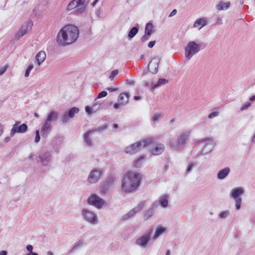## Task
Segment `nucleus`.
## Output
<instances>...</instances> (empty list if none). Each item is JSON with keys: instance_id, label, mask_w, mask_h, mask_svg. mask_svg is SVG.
<instances>
[{"instance_id": "obj_1", "label": "nucleus", "mask_w": 255, "mask_h": 255, "mask_svg": "<svg viewBox=\"0 0 255 255\" xmlns=\"http://www.w3.org/2000/svg\"><path fill=\"white\" fill-rule=\"evenodd\" d=\"M78 28L69 24L62 28L57 36V43L59 46H65L75 42L79 36Z\"/></svg>"}, {"instance_id": "obj_2", "label": "nucleus", "mask_w": 255, "mask_h": 255, "mask_svg": "<svg viewBox=\"0 0 255 255\" xmlns=\"http://www.w3.org/2000/svg\"><path fill=\"white\" fill-rule=\"evenodd\" d=\"M141 180L140 173L132 171L127 172L122 180V191L126 193L136 191L140 184Z\"/></svg>"}, {"instance_id": "obj_3", "label": "nucleus", "mask_w": 255, "mask_h": 255, "mask_svg": "<svg viewBox=\"0 0 255 255\" xmlns=\"http://www.w3.org/2000/svg\"><path fill=\"white\" fill-rule=\"evenodd\" d=\"M189 136L188 132H184L181 133L177 138L176 140L169 139L168 142L170 147L176 151L182 150L186 144V140Z\"/></svg>"}, {"instance_id": "obj_4", "label": "nucleus", "mask_w": 255, "mask_h": 255, "mask_svg": "<svg viewBox=\"0 0 255 255\" xmlns=\"http://www.w3.org/2000/svg\"><path fill=\"white\" fill-rule=\"evenodd\" d=\"M153 141V139L150 137H148L142 141H138L134 143L131 144L129 146L126 147L125 151L126 153L129 154H133L137 151H138L141 147H145Z\"/></svg>"}, {"instance_id": "obj_5", "label": "nucleus", "mask_w": 255, "mask_h": 255, "mask_svg": "<svg viewBox=\"0 0 255 255\" xmlns=\"http://www.w3.org/2000/svg\"><path fill=\"white\" fill-rule=\"evenodd\" d=\"M200 45L196 42L192 41L188 42L185 47V57L187 59L190 60L193 55L200 51Z\"/></svg>"}, {"instance_id": "obj_6", "label": "nucleus", "mask_w": 255, "mask_h": 255, "mask_svg": "<svg viewBox=\"0 0 255 255\" xmlns=\"http://www.w3.org/2000/svg\"><path fill=\"white\" fill-rule=\"evenodd\" d=\"M152 232V229L147 230L144 234L141 235L135 240V244L142 248H145L148 244H149Z\"/></svg>"}, {"instance_id": "obj_7", "label": "nucleus", "mask_w": 255, "mask_h": 255, "mask_svg": "<svg viewBox=\"0 0 255 255\" xmlns=\"http://www.w3.org/2000/svg\"><path fill=\"white\" fill-rule=\"evenodd\" d=\"M33 26V22L31 20H28L24 23L20 27L18 32L15 34L14 38L18 40L27 32L30 31Z\"/></svg>"}, {"instance_id": "obj_8", "label": "nucleus", "mask_w": 255, "mask_h": 255, "mask_svg": "<svg viewBox=\"0 0 255 255\" xmlns=\"http://www.w3.org/2000/svg\"><path fill=\"white\" fill-rule=\"evenodd\" d=\"M82 216L84 220L90 224L95 225L98 223L96 214L90 210L83 209L82 210Z\"/></svg>"}, {"instance_id": "obj_9", "label": "nucleus", "mask_w": 255, "mask_h": 255, "mask_svg": "<svg viewBox=\"0 0 255 255\" xmlns=\"http://www.w3.org/2000/svg\"><path fill=\"white\" fill-rule=\"evenodd\" d=\"M145 201H142L138 203L137 206L130 210L128 213L124 215L122 218L123 221H126L132 218L136 213H139L145 206Z\"/></svg>"}, {"instance_id": "obj_10", "label": "nucleus", "mask_w": 255, "mask_h": 255, "mask_svg": "<svg viewBox=\"0 0 255 255\" xmlns=\"http://www.w3.org/2000/svg\"><path fill=\"white\" fill-rule=\"evenodd\" d=\"M87 202L99 209L102 208L104 205V200L96 194L91 195L87 199Z\"/></svg>"}, {"instance_id": "obj_11", "label": "nucleus", "mask_w": 255, "mask_h": 255, "mask_svg": "<svg viewBox=\"0 0 255 255\" xmlns=\"http://www.w3.org/2000/svg\"><path fill=\"white\" fill-rule=\"evenodd\" d=\"M198 143H202L203 145V151H205L206 147L209 146V150L205 152V153H201V154L205 155L210 153L213 149L215 143L214 142L212 138L206 137L202 138L197 141Z\"/></svg>"}, {"instance_id": "obj_12", "label": "nucleus", "mask_w": 255, "mask_h": 255, "mask_svg": "<svg viewBox=\"0 0 255 255\" xmlns=\"http://www.w3.org/2000/svg\"><path fill=\"white\" fill-rule=\"evenodd\" d=\"M27 126L26 124H22L19 121H17L13 125L11 130L10 135L13 136L16 133H24L27 130Z\"/></svg>"}, {"instance_id": "obj_13", "label": "nucleus", "mask_w": 255, "mask_h": 255, "mask_svg": "<svg viewBox=\"0 0 255 255\" xmlns=\"http://www.w3.org/2000/svg\"><path fill=\"white\" fill-rule=\"evenodd\" d=\"M116 178L113 176H108L102 185L101 192L104 194L108 193L110 187L113 184Z\"/></svg>"}, {"instance_id": "obj_14", "label": "nucleus", "mask_w": 255, "mask_h": 255, "mask_svg": "<svg viewBox=\"0 0 255 255\" xmlns=\"http://www.w3.org/2000/svg\"><path fill=\"white\" fill-rule=\"evenodd\" d=\"M52 156V151H46L41 153L38 156V158L42 165L47 166L49 165Z\"/></svg>"}, {"instance_id": "obj_15", "label": "nucleus", "mask_w": 255, "mask_h": 255, "mask_svg": "<svg viewBox=\"0 0 255 255\" xmlns=\"http://www.w3.org/2000/svg\"><path fill=\"white\" fill-rule=\"evenodd\" d=\"M103 172L97 169L92 170L88 176V181L90 183L93 184L98 182Z\"/></svg>"}, {"instance_id": "obj_16", "label": "nucleus", "mask_w": 255, "mask_h": 255, "mask_svg": "<svg viewBox=\"0 0 255 255\" xmlns=\"http://www.w3.org/2000/svg\"><path fill=\"white\" fill-rule=\"evenodd\" d=\"M160 59L158 57L153 58L148 65V71L152 74H156L158 71Z\"/></svg>"}, {"instance_id": "obj_17", "label": "nucleus", "mask_w": 255, "mask_h": 255, "mask_svg": "<svg viewBox=\"0 0 255 255\" xmlns=\"http://www.w3.org/2000/svg\"><path fill=\"white\" fill-rule=\"evenodd\" d=\"M79 112V108L77 107H73L71 108L68 112L67 114L64 115L61 118L63 123H67L69 121V118H73L75 114L78 113Z\"/></svg>"}, {"instance_id": "obj_18", "label": "nucleus", "mask_w": 255, "mask_h": 255, "mask_svg": "<svg viewBox=\"0 0 255 255\" xmlns=\"http://www.w3.org/2000/svg\"><path fill=\"white\" fill-rule=\"evenodd\" d=\"M52 128L51 124H47L44 122L42 123L40 132L41 136L43 138H46L48 134L50 133Z\"/></svg>"}, {"instance_id": "obj_19", "label": "nucleus", "mask_w": 255, "mask_h": 255, "mask_svg": "<svg viewBox=\"0 0 255 255\" xmlns=\"http://www.w3.org/2000/svg\"><path fill=\"white\" fill-rule=\"evenodd\" d=\"M58 115L57 111H52L47 114L46 119L44 122L47 124H51V123L56 121L58 119Z\"/></svg>"}, {"instance_id": "obj_20", "label": "nucleus", "mask_w": 255, "mask_h": 255, "mask_svg": "<svg viewBox=\"0 0 255 255\" xmlns=\"http://www.w3.org/2000/svg\"><path fill=\"white\" fill-rule=\"evenodd\" d=\"M164 145L162 143L155 144L154 147L151 149V152L154 155H160L164 151Z\"/></svg>"}, {"instance_id": "obj_21", "label": "nucleus", "mask_w": 255, "mask_h": 255, "mask_svg": "<svg viewBox=\"0 0 255 255\" xmlns=\"http://www.w3.org/2000/svg\"><path fill=\"white\" fill-rule=\"evenodd\" d=\"M244 192L245 191L242 187H236L231 190L230 197L233 199L240 198V196L243 194Z\"/></svg>"}, {"instance_id": "obj_22", "label": "nucleus", "mask_w": 255, "mask_h": 255, "mask_svg": "<svg viewBox=\"0 0 255 255\" xmlns=\"http://www.w3.org/2000/svg\"><path fill=\"white\" fill-rule=\"evenodd\" d=\"M231 171L229 167L224 168L218 171L217 174V177L219 180H223L226 178L229 174Z\"/></svg>"}, {"instance_id": "obj_23", "label": "nucleus", "mask_w": 255, "mask_h": 255, "mask_svg": "<svg viewBox=\"0 0 255 255\" xmlns=\"http://www.w3.org/2000/svg\"><path fill=\"white\" fill-rule=\"evenodd\" d=\"M129 97L128 93H122L119 96L118 102H121L122 105H126L128 102Z\"/></svg>"}, {"instance_id": "obj_24", "label": "nucleus", "mask_w": 255, "mask_h": 255, "mask_svg": "<svg viewBox=\"0 0 255 255\" xmlns=\"http://www.w3.org/2000/svg\"><path fill=\"white\" fill-rule=\"evenodd\" d=\"M46 58V54L43 51H39L35 56L36 61L37 62L38 65L39 66L44 61Z\"/></svg>"}, {"instance_id": "obj_25", "label": "nucleus", "mask_w": 255, "mask_h": 255, "mask_svg": "<svg viewBox=\"0 0 255 255\" xmlns=\"http://www.w3.org/2000/svg\"><path fill=\"white\" fill-rule=\"evenodd\" d=\"M158 203L162 208H166L168 206V196L167 194H164L160 197Z\"/></svg>"}, {"instance_id": "obj_26", "label": "nucleus", "mask_w": 255, "mask_h": 255, "mask_svg": "<svg viewBox=\"0 0 255 255\" xmlns=\"http://www.w3.org/2000/svg\"><path fill=\"white\" fill-rule=\"evenodd\" d=\"M139 31V25L136 24L135 26L132 27L128 32V37L129 39L133 38Z\"/></svg>"}, {"instance_id": "obj_27", "label": "nucleus", "mask_w": 255, "mask_h": 255, "mask_svg": "<svg viewBox=\"0 0 255 255\" xmlns=\"http://www.w3.org/2000/svg\"><path fill=\"white\" fill-rule=\"evenodd\" d=\"M157 206L156 205L155 207H152L151 208L144 211L143 217L145 220L148 219L152 216L154 211L156 208Z\"/></svg>"}, {"instance_id": "obj_28", "label": "nucleus", "mask_w": 255, "mask_h": 255, "mask_svg": "<svg viewBox=\"0 0 255 255\" xmlns=\"http://www.w3.org/2000/svg\"><path fill=\"white\" fill-rule=\"evenodd\" d=\"M165 231V228L163 227H158L156 228L154 234L152 237L153 239L155 240L161 235Z\"/></svg>"}, {"instance_id": "obj_29", "label": "nucleus", "mask_w": 255, "mask_h": 255, "mask_svg": "<svg viewBox=\"0 0 255 255\" xmlns=\"http://www.w3.org/2000/svg\"><path fill=\"white\" fill-rule=\"evenodd\" d=\"M90 131H87L84 134L83 138L84 140L86 142V145L89 146H93L94 144L92 140V139L89 137V135L90 134Z\"/></svg>"}, {"instance_id": "obj_30", "label": "nucleus", "mask_w": 255, "mask_h": 255, "mask_svg": "<svg viewBox=\"0 0 255 255\" xmlns=\"http://www.w3.org/2000/svg\"><path fill=\"white\" fill-rule=\"evenodd\" d=\"M168 81L164 78H159L158 80V82L156 84H154L153 83L151 84V89H155L160 86L162 85H164L167 83Z\"/></svg>"}, {"instance_id": "obj_31", "label": "nucleus", "mask_w": 255, "mask_h": 255, "mask_svg": "<svg viewBox=\"0 0 255 255\" xmlns=\"http://www.w3.org/2000/svg\"><path fill=\"white\" fill-rule=\"evenodd\" d=\"M207 24V21L206 19L204 18H201L197 19L194 23L193 26L194 27H198L199 26L201 25V27L199 29H201L203 26L206 25Z\"/></svg>"}, {"instance_id": "obj_32", "label": "nucleus", "mask_w": 255, "mask_h": 255, "mask_svg": "<svg viewBox=\"0 0 255 255\" xmlns=\"http://www.w3.org/2000/svg\"><path fill=\"white\" fill-rule=\"evenodd\" d=\"M231 5L230 2H220L217 5V9L219 10H224L228 9Z\"/></svg>"}, {"instance_id": "obj_33", "label": "nucleus", "mask_w": 255, "mask_h": 255, "mask_svg": "<svg viewBox=\"0 0 255 255\" xmlns=\"http://www.w3.org/2000/svg\"><path fill=\"white\" fill-rule=\"evenodd\" d=\"M153 32H154V30H153V24L150 22H148V23H146V24L145 25L144 32L146 33L149 34V35H151V34Z\"/></svg>"}, {"instance_id": "obj_34", "label": "nucleus", "mask_w": 255, "mask_h": 255, "mask_svg": "<svg viewBox=\"0 0 255 255\" xmlns=\"http://www.w3.org/2000/svg\"><path fill=\"white\" fill-rule=\"evenodd\" d=\"M107 128V125L103 126L102 127H99L97 128H94L91 130H88V131H90V133L96 132H101L104 130L106 129Z\"/></svg>"}, {"instance_id": "obj_35", "label": "nucleus", "mask_w": 255, "mask_h": 255, "mask_svg": "<svg viewBox=\"0 0 255 255\" xmlns=\"http://www.w3.org/2000/svg\"><path fill=\"white\" fill-rule=\"evenodd\" d=\"M144 160V157L143 156L137 158L134 162V166L135 167H140L141 166L142 162Z\"/></svg>"}, {"instance_id": "obj_36", "label": "nucleus", "mask_w": 255, "mask_h": 255, "mask_svg": "<svg viewBox=\"0 0 255 255\" xmlns=\"http://www.w3.org/2000/svg\"><path fill=\"white\" fill-rule=\"evenodd\" d=\"M195 164L194 162L188 163V166L187 167L185 170L186 175H188L189 173H190L193 170V168Z\"/></svg>"}, {"instance_id": "obj_37", "label": "nucleus", "mask_w": 255, "mask_h": 255, "mask_svg": "<svg viewBox=\"0 0 255 255\" xmlns=\"http://www.w3.org/2000/svg\"><path fill=\"white\" fill-rule=\"evenodd\" d=\"M82 245H83V243L82 241H79L76 242L74 244L73 248H72V249L71 250V252H73L77 250L79 248L81 247L82 246Z\"/></svg>"}, {"instance_id": "obj_38", "label": "nucleus", "mask_w": 255, "mask_h": 255, "mask_svg": "<svg viewBox=\"0 0 255 255\" xmlns=\"http://www.w3.org/2000/svg\"><path fill=\"white\" fill-rule=\"evenodd\" d=\"M236 204L235 208L236 210H239L241 209L242 198H235Z\"/></svg>"}, {"instance_id": "obj_39", "label": "nucleus", "mask_w": 255, "mask_h": 255, "mask_svg": "<svg viewBox=\"0 0 255 255\" xmlns=\"http://www.w3.org/2000/svg\"><path fill=\"white\" fill-rule=\"evenodd\" d=\"M75 2H76V0H73L68 4L67 7V9L68 10H71L72 9H73L77 7L75 4Z\"/></svg>"}, {"instance_id": "obj_40", "label": "nucleus", "mask_w": 255, "mask_h": 255, "mask_svg": "<svg viewBox=\"0 0 255 255\" xmlns=\"http://www.w3.org/2000/svg\"><path fill=\"white\" fill-rule=\"evenodd\" d=\"M162 116L159 113H155L152 118V121L153 122H158L161 118Z\"/></svg>"}, {"instance_id": "obj_41", "label": "nucleus", "mask_w": 255, "mask_h": 255, "mask_svg": "<svg viewBox=\"0 0 255 255\" xmlns=\"http://www.w3.org/2000/svg\"><path fill=\"white\" fill-rule=\"evenodd\" d=\"M230 215V211L229 210H226L221 212L219 214V218L221 219H224L227 218Z\"/></svg>"}, {"instance_id": "obj_42", "label": "nucleus", "mask_w": 255, "mask_h": 255, "mask_svg": "<svg viewBox=\"0 0 255 255\" xmlns=\"http://www.w3.org/2000/svg\"><path fill=\"white\" fill-rule=\"evenodd\" d=\"M251 102H247L245 104H244L243 106L240 108L241 111H243L246 110L250 108L251 107Z\"/></svg>"}, {"instance_id": "obj_43", "label": "nucleus", "mask_w": 255, "mask_h": 255, "mask_svg": "<svg viewBox=\"0 0 255 255\" xmlns=\"http://www.w3.org/2000/svg\"><path fill=\"white\" fill-rule=\"evenodd\" d=\"M33 68V65L32 64H30L28 66V67L27 68V69L25 71V74H24V76L25 77H27L29 76L30 72Z\"/></svg>"}, {"instance_id": "obj_44", "label": "nucleus", "mask_w": 255, "mask_h": 255, "mask_svg": "<svg viewBox=\"0 0 255 255\" xmlns=\"http://www.w3.org/2000/svg\"><path fill=\"white\" fill-rule=\"evenodd\" d=\"M85 9H86V6H85V5L81 6L80 7H79L78 8H77L75 10V13L77 14H79V13H82L85 11Z\"/></svg>"}, {"instance_id": "obj_45", "label": "nucleus", "mask_w": 255, "mask_h": 255, "mask_svg": "<svg viewBox=\"0 0 255 255\" xmlns=\"http://www.w3.org/2000/svg\"><path fill=\"white\" fill-rule=\"evenodd\" d=\"M150 35H149V34L144 32L143 36L141 39V42L142 43H143L146 41L148 40L150 38Z\"/></svg>"}, {"instance_id": "obj_46", "label": "nucleus", "mask_w": 255, "mask_h": 255, "mask_svg": "<svg viewBox=\"0 0 255 255\" xmlns=\"http://www.w3.org/2000/svg\"><path fill=\"white\" fill-rule=\"evenodd\" d=\"M76 2L75 4L77 6V7L81 6L83 5H84V4L85 3L86 0H75Z\"/></svg>"}, {"instance_id": "obj_47", "label": "nucleus", "mask_w": 255, "mask_h": 255, "mask_svg": "<svg viewBox=\"0 0 255 255\" xmlns=\"http://www.w3.org/2000/svg\"><path fill=\"white\" fill-rule=\"evenodd\" d=\"M85 111L87 114L89 115L92 114L93 112H95L94 111L93 108H92V107H90L89 106H87L85 107Z\"/></svg>"}, {"instance_id": "obj_48", "label": "nucleus", "mask_w": 255, "mask_h": 255, "mask_svg": "<svg viewBox=\"0 0 255 255\" xmlns=\"http://www.w3.org/2000/svg\"><path fill=\"white\" fill-rule=\"evenodd\" d=\"M118 74V70H114L112 71L111 75L109 76V79L113 80L115 77Z\"/></svg>"}, {"instance_id": "obj_49", "label": "nucleus", "mask_w": 255, "mask_h": 255, "mask_svg": "<svg viewBox=\"0 0 255 255\" xmlns=\"http://www.w3.org/2000/svg\"><path fill=\"white\" fill-rule=\"evenodd\" d=\"M218 115H219V112H216V111H214V112H213L211 113H210L208 115V118L209 119H212L217 117Z\"/></svg>"}, {"instance_id": "obj_50", "label": "nucleus", "mask_w": 255, "mask_h": 255, "mask_svg": "<svg viewBox=\"0 0 255 255\" xmlns=\"http://www.w3.org/2000/svg\"><path fill=\"white\" fill-rule=\"evenodd\" d=\"M107 95H108V93L106 91H102L101 92L99 93L98 97H97V99H100V98L105 97L106 96H107Z\"/></svg>"}, {"instance_id": "obj_51", "label": "nucleus", "mask_w": 255, "mask_h": 255, "mask_svg": "<svg viewBox=\"0 0 255 255\" xmlns=\"http://www.w3.org/2000/svg\"><path fill=\"white\" fill-rule=\"evenodd\" d=\"M7 68V65H5L4 67L0 68V75H2L5 72Z\"/></svg>"}, {"instance_id": "obj_52", "label": "nucleus", "mask_w": 255, "mask_h": 255, "mask_svg": "<svg viewBox=\"0 0 255 255\" xmlns=\"http://www.w3.org/2000/svg\"><path fill=\"white\" fill-rule=\"evenodd\" d=\"M101 107V104H94L93 106L92 107V108H93L94 111L95 112L97 110H98Z\"/></svg>"}, {"instance_id": "obj_53", "label": "nucleus", "mask_w": 255, "mask_h": 255, "mask_svg": "<svg viewBox=\"0 0 255 255\" xmlns=\"http://www.w3.org/2000/svg\"><path fill=\"white\" fill-rule=\"evenodd\" d=\"M155 43L156 41L155 40L149 41V42L148 43V48H152L154 46Z\"/></svg>"}, {"instance_id": "obj_54", "label": "nucleus", "mask_w": 255, "mask_h": 255, "mask_svg": "<svg viewBox=\"0 0 255 255\" xmlns=\"http://www.w3.org/2000/svg\"><path fill=\"white\" fill-rule=\"evenodd\" d=\"M26 250H27V251H28L31 254V252H32V250H33V247H32V246L31 245H28L26 246Z\"/></svg>"}, {"instance_id": "obj_55", "label": "nucleus", "mask_w": 255, "mask_h": 255, "mask_svg": "<svg viewBox=\"0 0 255 255\" xmlns=\"http://www.w3.org/2000/svg\"><path fill=\"white\" fill-rule=\"evenodd\" d=\"M40 139V135H35V137L34 138V141L36 143H38L39 142Z\"/></svg>"}, {"instance_id": "obj_56", "label": "nucleus", "mask_w": 255, "mask_h": 255, "mask_svg": "<svg viewBox=\"0 0 255 255\" xmlns=\"http://www.w3.org/2000/svg\"><path fill=\"white\" fill-rule=\"evenodd\" d=\"M120 105H122V104H121V102H118V103H115L114 104L113 107L115 109H117L120 107Z\"/></svg>"}, {"instance_id": "obj_57", "label": "nucleus", "mask_w": 255, "mask_h": 255, "mask_svg": "<svg viewBox=\"0 0 255 255\" xmlns=\"http://www.w3.org/2000/svg\"><path fill=\"white\" fill-rule=\"evenodd\" d=\"M118 90V88H108L107 90L109 91L110 92H115Z\"/></svg>"}, {"instance_id": "obj_58", "label": "nucleus", "mask_w": 255, "mask_h": 255, "mask_svg": "<svg viewBox=\"0 0 255 255\" xmlns=\"http://www.w3.org/2000/svg\"><path fill=\"white\" fill-rule=\"evenodd\" d=\"M177 13V10L176 9H173L171 12L170 13L169 15V17H172L174 15H175Z\"/></svg>"}, {"instance_id": "obj_59", "label": "nucleus", "mask_w": 255, "mask_h": 255, "mask_svg": "<svg viewBox=\"0 0 255 255\" xmlns=\"http://www.w3.org/2000/svg\"><path fill=\"white\" fill-rule=\"evenodd\" d=\"M222 17H218L217 19L216 23L218 25H220L222 23Z\"/></svg>"}, {"instance_id": "obj_60", "label": "nucleus", "mask_w": 255, "mask_h": 255, "mask_svg": "<svg viewBox=\"0 0 255 255\" xmlns=\"http://www.w3.org/2000/svg\"><path fill=\"white\" fill-rule=\"evenodd\" d=\"M102 13V11L100 9H99L96 12V14L97 16L98 17L100 18L101 17V14Z\"/></svg>"}, {"instance_id": "obj_61", "label": "nucleus", "mask_w": 255, "mask_h": 255, "mask_svg": "<svg viewBox=\"0 0 255 255\" xmlns=\"http://www.w3.org/2000/svg\"><path fill=\"white\" fill-rule=\"evenodd\" d=\"M3 126L0 123V136L3 133Z\"/></svg>"}, {"instance_id": "obj_62", "label": "nucleus", "mask_w": 255, "mask_h": 255, "mask_svg": "<svg viewBox=\"0 0 255 255\" xmlns=\"http://www.w3.org/2000/svg\"><path fill=\"white\" fill-rule=\"evenodd\" d=\"M7 252L6 251H0V255H7Z\"/></svg>"}, {"instance_id": "obj_63", "label": "nucleus", "mask_w": 255, "mask_h": 255, "mask_svg": "<svg viewBox=\"0 0 255 255\" xmlns=\"http://www.w3.org/2000/svg\"><path fill=\"white\" fill-rule=\"evenodd\" d=\"M250 102H253L254 101H255V95H254V96H252V97H251L250 98Z\"/></svg>"}, {"instance_id": "obj_64", "label": "nucleus", "mask_w": 255, "mask_h": 255, "mask_svg": "<svg viewBox=\"0 0 255 255\" xmlns=\"http://www.w3.org/2000/svg\"><path fill=\"white\" fill-rule=\"evenodd\" d=\"M141 99L140 97L139 96H134V100L135 101L139 100Z\"/></svg>"}]
</instances>
